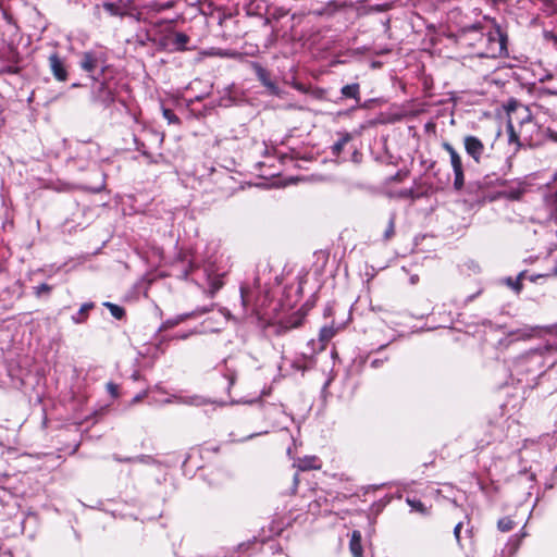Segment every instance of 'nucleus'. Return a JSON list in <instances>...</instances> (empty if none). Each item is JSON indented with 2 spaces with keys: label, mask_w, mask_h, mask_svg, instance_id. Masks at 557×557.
Segmentation results:
<instances>
[{
  "label": "nucleus",
  "mask_w": 557,
  "mask_h": 557,
  "mask_svg": "<svg viewBox=\"0 0 557 557\" xmlns=\"http://www.w3.org/2000/svg\"><path fill=\"white\" fill-rule=\"evenodd\" d=\"M459 44L470 48L480 58H499L507 54V36L499 27L484 32L480 24L465 27L459 34Z\"/></svg>",
  "instance_id": "1"
},
{
  "label": "nucleus",
  "mask_w": 557,
  "mask_h": 557,
  "mask_svg": "<svg viewBox=\"0 0 557 557\" xmlns=\"http://www.w3.org/2000/svg\"><path fill=\"white\" fill-rule=\"evenodd\" d=\"M506 111L508 114V120H511V123H518L520 127V134H522V140L531 147L540 146V139H536L529 134V131L540 132V127L533 121L531 112L528 107L523 106L516 99H510L506 106Z\"/></svg>",
  "instance_id": "2"
},
{
  "label": "nucleus",
  "mask_w": 557,
  "mask_h": 557,
  "mask_svg": "<svg viewBox=\"0 0 557 557\" xmlns=\"http://www.w3.org/2000/svg\"><path fill=\"white\" fill-rule=\"evenodd\" d=\"M117 82L114 79H104L100 82L91 91V100L100 103L104 108H109L116 100Z\"/></svg>",
  "instance_id": "3"
},
{
  "label": "nucleus",
  "mask_w": 557,
  "mask_h": 557,
  "mask_svg": "<svg viewBox=\"0 0 557 557\" xmlns=\"http://www.w3.org/2000/svg\"><path fill=\"white\" fill-rule=\"evenodd\" d=\"M442 147L445 151L448 152L450 157V164L454 171V188L456 190H461L465 186V173H463V165L461 161L460 154L457 152V150L447 141H444L442 144Z\"/></svg>",
  "instance_id": "4"
},
{
  "label": "nucleus",
  "mask_w": 557,
  "mask_h": 557,
  "mask_svg": "<svg viewBox=\"0 0 557 557\" xmlns=\"http://www.w3.org/2000/svg\"><path fill=\"white\" fill-rule=\"evenodd\" d=\"M106 62L102 53L96 51H85L81 54L79 66L83 71L87 72L89 76L96 79L92 73L98 69L102 67Z\"/></svg>",
  "instance_id": "5"
},
{
  "label": "nucleus",
  "mask_w": 557,
  "mask_h": 557,
  "mask_svg": "<svg viewBox=\"0 0 557 557\" xmlns=\"http://www.w3.org/2000/svg\"><path fill=\"white\" fill-rule=\"evenodd\" d=\"M465 150L475 163H480L485 151V146L481 139L473 135H467L463 138Z\"/></svg>",
  "instance_id": "6"
},
{
  "label": "nucleus",
  "mask_w": 557,
  "mask_h": 557,
  "mask_svg": "<svg viewBox=\"0 0 557 557\" xmlns=\"http://www.w3.org/2000/svg\"><path fill=\"white\" fill-rule=\"evenodd\" d=\"M255 73L261 84L269 90L270 95L280 96L281 89L275 82L271 79L270 72L258 63L253 64Z\"/></svg>",
  "instance_id": "7"
},
{
  "label": "nucleus",
  "mask_w": 557,
  "mask_h": 557,
  "mask_svg": "<svg viewBox=\"0 0 557 557\" xmlns=\"http://www.w3.org/2000/svg\"><path fill=\"white\" fill-rule=\"evenodd\" d=\"M49 66L53 77L59 82H65L69 73L65 66V62L60 58L58 53H52L49 57Z\"/></svg>",
  "instance_id": "8"
},
{
  "label": "nucleus",
  "mask_w": 557,
  "mask_h": 557,
  "mask_svg": "<svg viewBox=\"0 0 557 557\" xmlns=\"http://www.w3.org/2000/svg\"><path fill=\"white\" fill-rule=\"evenodd\" d=\"M212 308H213V305H211L210 307L198 308V309H196L195 311H193L190 313L181 314V315L176 317L175 319H171V320L165 321L163 326L165 329L173 327V326L177 325L178 323L187 320L188 318L208 313V312H210L212 310Z\"/></svg>",
  "instance_id": "9"
},
{
  "label": "nucleus",
  "mask_w": 557,
  "mask_h": 557,
  "mask_svg": "<svg viewBox=\"0 0 557 557\" xmlns=\"http://www.w3.org/2000/svg\"><path fill=\"white\" fill-rule=\"evenodd\" d=\"M341 95L343 98L354 99L356 101V107H359L360 103V85L358 83L348 84L342 87Z\"/></svg>",
  "instance_id": "10"
},
{
  "label": "nucleus",
  "mask_w": 557,
  "mask_h": 557,
  "mask_svg": "<svg viewBox=\"0 0 557 557\" xmlns=\"http://www.w3.org/2000/svg\"><path fill=\"white\" fill-rule=\"evenodd\" d=\"M349 549L354 557H362L363 549L361 544V533L358 530L352 531L349 542Z\"/></svg>",
  "instance_id": "11"
},
{
  "label": "nucleus",
  "mask_w": 557,
  "mask_h": 557,
  "mask_svg": "<svg viewBox=\"0 0 557 557\" xmlns=\"http://www.w3.org/2000/svg\"><path fill=\"white\" fill-rule=\"evenodd\" d=\"M171 40L173 49L176 51L187 50L186 45L189 42V37L184 33H174Z\"/></svg>",
  "instance_id": "12"
},
{
  "label": "nucleus",
  "mask_w": 557,
  "mask_h": 557,
  "mask_svg": "<svg viewBox=\"0 0 557 557\" xmlns=\"http://www.w3.org/2000/svg\"><path fill=\"white\" fill-rule=\"evenodd\" d=\"M95 307L94 302H85L79 308L78 312L72 317L74 323L79 324L87 320L88 312Z\"/></svg>",
  "instance_id": "13"
},
{
  "label": "nucleus",
  "mask_w": 557,
  "mask_h": 557,
  "mask_svg": "<svg viewBox=\"0 0 557 557\" xmlns=\"http://www.w3.org/2000/svg\"><path fill=\"white\" fill-rule=\"evenodd\" d=\"M297 467L300 471H308V470L320 468V466L318 465V458L314 456L305 457L304 459H299Z\"/></svg>",
  "instance_id": "14"
},
{
  "label": "nucleus",
  "mask_w": 557,
  "mask_h": 557,
  "mask_svg": "<svg viewBox=\"0 0 557 557\" xmlns=\"http://www.w3.org/2000/svg\"><path fill=\"white\" fill-rule=\"evenodd\" d=\"M395 222H396V214L392 213L387 221V226L383 233V240L388 242L391 240L395 235Z\"/></svg>",
  "instance_id": "15"
},
{
  "label": "nucleus",
  "mask_w": 557,
  "mask_h": 557,
  "mask_svg": "<svg viewBox=\"0 0 557 557\" xmlns=\"http://www.w3.org/2000/svg\"><path fill=\"white\" fill-rule=\"evenodd\" d=\"M507 132L509 136L510 143H518L520 145V138H522V134H520V127L516 129V126L513 123H511V120H508L507 122Z\"/></svg>",
  "instance_id": "16"
},
{
  "label": "nucleus",
  "mask_w": 557,
  "mask_h": 557,
  "mask_svg": "<svg viewBox=\"0 0 557 557\" xmlns=\"http://www.w3.org/2000/svg\"><path fill=\"white\" fill-rule=\"evenodd\" d=\"M351 139L350 134L346 133L343 135L333 146H332V153L334 156H339L343 151L345 145Z\"/></svg>",
  "instance_id": "17"
},
{
  "label": "nucleus",
  "mask_w": 557,
  "mask_h": 557,
  "mask_svg": "<svg viewBox=\"0 0 557 557\" xmlns=\"http://www.w3.org/2000/svg\"><path fill=\"white\" fill-rule=\"evenodd\" d=\"M407 504L410 506V508L414 511L420 512L421 515H429V509L425 507V505L417 498H407Z\"/></svg>",
  "instance_id": "18"
},
{
  "label": "nucleus",
  "mask_w": 557,
  "mask_h": 557,
  "mask_svg": "<svg viewBox=\"0 0 557 557\" xmlns=\"http://www.w3.org/2000/svg\"><path fill=\"white\" fill-rule=\"evenodd\" d=\"M103 305L109 309L110 313L115 319L121 320L125 317V310L123 307L112 302H104Z\"/></svg>",
  "instance_id": "19"
},
{
  "label": "nucleus",
  "mask_w": 557,
  "mask_h": 557,
  "mask_svg": "<svg viewBox=\"0 0 557 557\" xmlns=\"http://www.w3.org/2000/svg\"><path fill=\"white\" fill-rule=\"evenodd\" d=\"M102 7L112 16L123 15V7L119 3L104 2Z\"/></svg>",
  "instance_id": "20"
},
{
  "label": "nucleus",
  "mask_w": 557,
  "mask_h": 557,
  "mask_svg": "<svg viewBox=\"0 0 557 557\" xmlns=\"http://www.w3.org/2000/svg\"><path fill=\"white\" fill-rule=\"evenodd\" d=\"M497 528L502 532H509L515 528V522L509 517L500 518Z\"/></svg>",
  "instance_id": "21"
},
{
  "label": "nucleus",
  "mask_w": 557,
  "mask_h": 557,
  "mask_svg": "<svg viewBox=\"0 0 557 557\" xmlns=\"http://www.w3.org/2000/svg\"><path fill=\"white\" fill-rule=\"evenodd\" d=\"M522 276L523 273H520L516 278L508 277L506 278V283L510 286L516 293H520L522 289Z\"/></svg>",
  "instance_id": "22"
},
{
  "label": "nucleus",
  "mask_w": 557,
  "mask_h": 557,
  "mask_svg": "<svg viewBox=\"0 0 557 557\" xmlns=\"http://www.w3.org/2000/svg\"><path fill=\"white\" fill-rule=\"evenodd\" d=\"M536 330H537V327H524V329L517 330V331L512 332L511 334L516 335L518 338L525 339V338L532 337Z\"/></svg>",
  "instance_id": "23"
},
{
  "label": "nucleus",
  "mask_w": 557,
  "mask_h": 557,
  "mask_svg": "<svg viewBox=\"0 0 557 557\" xmlns=\"http://www.w3.org/2000/svg\"><path fill=\"white\" fill-rule=\"evenodd\" d=\"M52 290V286L42 283L36 287H34V294L36 297H41L42 295H49Z\"/></svg>",
  "instance_id": "24"
},
{
  "label": "nucleus",
  "mask_w": 557,
  "mask_h": 557,
  "mask_svg": "<svg viewBox=\"0 0 557 557\" xmlns=\"http://www.w3.org/2000/svg\"><path fill=\"white\" fill-rule=\"evenodd\" d=\"M335 335V330L333 327H322L320 331V341L329 342Z\"/></svg>",
  "instance_id": "25"
},
{
  "label": "nucleus",
  "mask_w": 557,
  "mask_h": 557,
  "mask_svg": "<svg viewBox=\"0 0 557 557\" xmlns=\"http://www.w3.org/2000/svg\"><path fill=\"white\" fill-rule=\"evenodd\" d=\"M222 285H223V282L220 278H213L210 282V287L208 290L210 297H213L215 295V293L222 287Z\"/></svg>",
  "instance_id": "26"
},
{
  "label": "nucleus",
  "mask_w": 557,
  "mask_h": 557,
  "mask_svg": "<svg viewBox=\"0 0 557 557\" xmlns=\"http://www.w3.org/2000/svg\"><path fill=\"white\" fill-rule=\"evenodd\" d=\"M163 116L169 121V123H178L180 119L177 115L170 109H163Z\"/></svg>",
  "instance_id": "27"
},
{
  "label": "nucleus",
  "mask_w": 557,
  "mask_h": 557,
  "mask_svg": "<svg viewBox=\"0 0 557 557\" xmlns=\"http://www.w3.org/2000/svg\"><path fill=\"white\" fill-rule=\"evenodd\" d=\"M399 196L403 198H410V199H417L420 197V195L417 194L413 188L400 190Z\"/></svg>",
  "instance_id": "28"
},
{
  "label": "nucleus",
  "mask_w": 557,
  "mask_h": 557,
  "mask_svg": "<svg viewBox=\"0 0 557 557\" xmlns=\"http://www.w3.org/2000/svg\"><path fill=\"white\" fill-rule=\"evenodd\" d=\"M543 37L547 41H552L554 47L557 49V35L550 30H544Z\"/></svg>",
  "instance_id": "29"
},
{
  "label": "nucleus",
  "mask_w": 557,
  "mask_h": 557,
  "mask_svg": "<svg viewBox=\"0 0 557 557\" xmlns=\"http://www.w3.org/2000/svg\"><path fill=\"white\" fill-rule=\"evenodd\" d=\"M462 528V522H458L454 528V535L458 544H460V531Z\"/></svg>",
  "instance_id": "30"
},
{
  "label": "nucleus",
  "mask_w": 557,
  "mask_h": 557,
  "mask_svg": "<svg viewBox=\"0 0 557 557\" xmlns=\"http://www.w3.org/2000/svg\"><path fill=\"white\" fill-rule=\"evenodd\" d=\"M113 459H114L115 461H117V462H135V461H136V459H135V458H133V457H125V458H122V457H120V456H117V455H114V456H113Z\"/></svg>",
  "instance_id": "31"
},
{
  "label": "nucleus",
  "mask_w": 557,
  "mask_h": 557,
  "mask_svg": "<svg viewBox=\"0 0 557 557\" xmlns=\"http://www.w3.org/2000/svg\"><path fill=\"white\" fill-rule=\"evenodd\" d=\"M109 392L111 393L112 396H116L117 395V385L113 384V383H108L107 385Z\"/></svg>",
  "instance_id": "32"
},
{
  "label": "nucleus",
  "mask_w": 557,
  "mask_h": 557,
  "mask_svg": "<svg viewBox=\"0 0 557 557\" xmlns=\"http://www.w3.org/2000/svg\"><path fill=\"white\" fill-rule=\"evenodd\" d=\"M529 134H532L534 138L540 139V145L542 144L543 131L541 128L539 133H536L535 131H529Z\"/></svg>",
  "instance_id": "33"
},
{
  "label": "nucleus",
  "mask_w": 557,
  "mask_h": 557,
  "mask_svg": "<svg viewBox=\"0 0 557 557\" xmlns=\"http://www.w3.org/2000/svg\"><path fill=\"white\" fill-rule=\"evenodd\" d=\"M545 132L547 133V136L553 140L557 143V133L552 131L550 128H546Z\"/></svg>",
  "instance_id": "34"
},
{
  "label": "nucleus",
  "mask_w": 557,
  "mask_h": 557,
  "mask_svg": "<svg viewBox=\"0 0 557 557\" xmlns=\"http://www.w3.org/2000/svg\"><path fill=\"white\" fill-rule=\"evenodd\" d=\"M406 175H407L406 173L397 172L393 176V180L396 181V182H400V181H403L404 176H406Z\"/></svg>",
  "instance_id": "35"
},
{
  "label": "nucleus",
  "mask_w": 557,
  "mask_h": 557,
  "mask_svg": "<svg viewBox=\"0 0 557 557\" xmlns=\"http://www.w3.org/2000/svg\"><path fill=\"white\" fill-rule=\"evenodd\" d=\"M18 69L15 66H8L5 70H3L4 73L15 74L17 73Z\"/></svg>",
  "instance_id": "36"
},
{
  "label": "nucleus",
  "mask_w": 557,
  "mask_h": 557,
  "mask_svg": "<svg viewBox=\"0 0 557 557\" xmlns=\"http://www.w3.org/2000/svg\"><path fill=\"white\" fill-rule=\"evenodd\" d=\"M293 483H294V486H293V493H296V490H297L298 484H299L298 474H295V476H294V479H293Z\"/></svg>",
  "instance_id": "37"
},
{
  "label": "nucleus",
  "mask_w": 557,
  "mask_h": 557,
  "mask_svg": "<svg viewBox=\"0 0 557 557\" xmlns=\"http://www.w3.org/2000/svg\"><path fill=\"white\" fill-rule=\"evenodd\" d=\"M149 457L148 456H140V457H136V461H145L146 459H148Z\"/></svg>",
  "instance_id": "38"
},
{
  "label": "nucleus",
  "mask_w": 557,
  "mask_h": 557,
  "mask_svg": "<svg viewBox=\"0 0 557 557\" xmlns=\"http://www.w3.org/2000/svg\"><path fill=\"white\" fill-rule=\"evenodd\" d=\"M372 366H373L374 368L379 367V366H380V361H379V360H373V361H372Z\"/></svg>",
  "instance_id": "39"
},
{
  "label": "nucleus",
  "mask_w": 557,
  "mask_h": 557,
  "mask_svg": "<svg viewBox=\"0 0 557 557\" xmlns=\"http://www.w3.org/2000/svg\"><path fill=\"white\" fill-rule=\"evenodd\" d=\"M71 87H72V88H77V87H81V84H78V83H73V84L71 85Z\"/></svg>",
  "instance_id": "40"
}]
</instances>
